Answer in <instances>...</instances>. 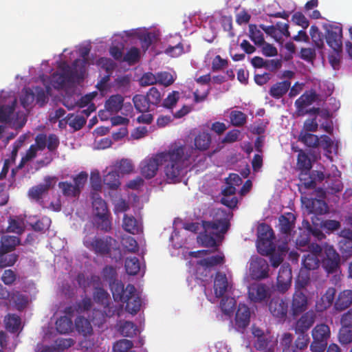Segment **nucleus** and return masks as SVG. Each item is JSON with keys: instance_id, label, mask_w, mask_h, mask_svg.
I'll return each instance as SVG.
<instances>
[{"instance_id": "36", "label": "nucleus", "mask_w": 352, "mask_h": 352, "mask_svg": "<svg viewBox=\"0 0 352 352\" xmlns=\"http://www.w3.org/2000/svg\"><path fill=\"white\" fill-rule=\"evenodd\" d=\"M75 327L78 333L83 336L92 334L93 328L90 321L84 316H78L75 320Z\"/></svg>"}, {"instance_id": "46", "label": "nucleus", "mask_w": 352, "mask_h": 352, "mask_svg": "<svg viewBox=\"0 0 352 352\" xmlns=\"http://www.w3.org/2000/svg\"><path fill=\"white\" fill-rule=\"evenodd\" d=\"M236 306V300L232 297H223L221 302L220 307L221 311L227 316H230L232 315Z\"/></svg>"}, {"instance_id": "41", "label": "nucleus", "mask_w": 352, "mask_h": 352, "mask_svg": "<svg viewBox=\"0 0 352 352\" xmlns=\"http://www.w3.org/2000/svg\"><path fill=\"white\" fill-rule=\"evenodd\" d=\"M120 176L117 170L109 172L104 176L103 183L110 190H117L120 186Z\"/></svg>"}, {"instance_id": "34", "label": "nucleus", "mask_w": 352, "mask_h": 352, "mask_svg": "<svg viewBox=\"0 0 352 352\" xmlns=\"http://www.w3.org/2000/svg\"><path fill=\"white\" fill-rule=\"evenodd\" d=\"M124 98L120 94L112 95L105 102L106 109L113 113L120 111L123 106Z\"/></svg>"}, {"instance_id": "17", "label": "nucleus", "mask_w": 352, "mask_h": 352, "mask_svg": "<svg viewBox=\"0 0 352 352\" xmlns=\"http://www.w3.org/2000/svg\"><path fill=\"white\" fill-rule=\"evenodd\" d=\"M250 299L254 302H262L271 296L270 288L263 283L252 284L248 289Z\"/></svg>"}, {"instance_id": "53", "label": "nucleus", "mask_w": 352, "mask_h": 352, "mask_svg": "<svg viewBox=\"0 0 352 352\" xmlns=\"http://www.w3.org/2000/svg\"><path fill=\"white\" fill-rule=\"evenodd\" d=\"M146 95L148 102L153 109L155 107H158L162 102V95L159 90L155 87L150 88Z\"/></svg>"}, {"instance_id": "28", "label": "nucleus", "mask_w": 352, "mask_h": 352, "mask_svg": "<svg viewBox=\"0 0 352 352\" xmlns=\"http://www.w3.org/2000/svg\"><path fill=\"white\" fill-rule=\"evenodd\" d=\"M296 221L295 215L292 212H287L279 217V227L281 233L289 234L294 228Z\"/></svg>"}, {"instance_id": "15", "label": "nucleus", "mask_w": 352, "mask_h": 352, "mask_svg": "<svg viewBox=\"0 0 352 352\" xmlns=\"http://www.w3.org/2000/svg\"><path fill=\"white\" fill-rule=\"evenodd\" d=\"M308 307L307 296L300 289H297L293 294L290 313L293 317L305 313Z\"/></svg>"}, {"instance_id": "14", "label": "nucleus", "mask_w": 352, "mask_h": 352, "mask_svg": "<svg viewBox=\"0 0 352 352\" xmlns=\"http://www.w3.org/2000/svg\"><path fill=\"white\" fill-rule=\"evenodd\" d=\"M316 318V314L313 310L302 313L294 324V331L298 336H309L307 331L313 326Z\"/></svg>"}, {"instance_id": "56", "label": "nucleus", "mask_w": 352, "mask_h": 352, "mask_svg": "<svg viewBox=\"0 0 352 352\" xmlns=\"http://www.w3.org/2000/svg\"><path fill=\"white\" fill-rule=\"evenodd\" d=\"M98 221L97 226L99 229L104 232H109L111 230V213L103 214L97 217Z\"/></svg>"}, {"instance_id": "2", "label": "nucleus", "mask_w": 352, "mask_h": 352, "mask_svg": "<svg viewBox=\"0 0 352 352\" xmlns=\"http://www.w3.org/2000/svg\"><path fill=\"white\" fill-rule=\"evenodd\" d=\"M297 167L300 170L299 179L305 189H314L317 182H322L324 174L319 170H311L312 164L309 156L300 151L297 157Z\"/></svg>"}, {"instance_id": "50", "label": "nucleus", "mask_w": 352, "mask_h": 352, "mask_svg": "<svg viewBox=\"0 0 352 352\" xmlns=\"http://www.w3.org/2000/svg\"><path fill=\"white\" fill-rule=\"evenodd\" d=\"M6 327L12 333L16 332L21 325V318L15 314H8L5 318Z\"/></svg>"}, {"instance_id": "1", "label": "nucleus", "mask_w": 352, "mask_h": 352, "mask_svg": "<svg viewBox=\"0 0 352 352\" xmlns=\"http://www.w3.org/2000/svg\"><path fill=\"white\" fill-rule=\"evenodd\" d=\"M192 148L185 145H174L167 152L161 153L162 162H165L164 173L169 183L181 181L183 172L188 165Z\"/></svg>"}, {"instance_id": "12", "label": "nucleus", "mask_w": 352, "mask_h": 352, "mask_svg": "<svg viewBox=\"0 0 352 352\" xmlns=\"http://www.w3.org/2000/svg\"><path fill=\"white\" fill-rule=\"evenodd\" d=\"M121 302L126 303V311L132 315H135L140 310L142 300L133 285L128 284L126 285V296Z\"/></svg>"}, {"instance_id": "39", "label": "nucleus", "mask_w": 352, "mask_h": 352, "mask_svg": "<svg viewBox=\"0 0 352 352\" xmlns=\"http://www.w3.org/2000/svg\"><path fill=\"white\" fill-rule=\"evenodd\" d=\"M320 263V258L313 253L307 252L302 258V267L309 271L318 269Z\"/></svg>"}, {"instance_id": "23", "label": "nucleus", "mask_w": 352, "mask_h": 352, "mask_svg": "<svg viewBox=\"0 0 352 352\" xmlns=\"http://www.w3.org/2000/svg\"><path fill=\"white\" fill-rule=\"evenodd\" d=\"M250 311L244 304H239L235 315V324L238 329H243L250 324Z\"/></svg>"}, {"instance_id": "63", "label": "nucleus", "mask_w": 352, "mask_h": 352, "mask_svg": "<svg viewBox=\"0 0 352 352\" xmlns=\"http://www.w3.org/2000/svg\"><path fill=\"white\" fill-rule=\"evenodd\" d=\"M339 339L342 344H349L352 342V327L342 325L339 332Z\"/></svg>"}, {"instance_id": "18", "label": "nucleus", "mask_w": 352, "mask_h": 352, "mask_svg": "<svg viewBox=\"0 0 352 352\" xmlns=\"http://www.w3.org/2000/svg\"><path fill=\"white\" fill-rule=\"evenodd\" d=\"M292 270L289 264L283 265L278 274L276 280V289L282 294L285 293L291 287L292 285Z\"/></svg>"}, {"instance_id": "43", "label": "nucleus", "mask_w": 352, "mask_h": 352, "mask_svg": "<svg viewBox=\"0 0 352 352\" xmlns=\"http://www.w3.org/2000/svg\"><path fill=\"white\" fill-rule=\"evenodd\" d=\"M73 322L67 316H61L56 321V329L60 334H67L72 331Z\"/></svg>"}, {"instance_id": "59", "label": "nucleus", "mask_w": 352, "mask_h": 352, "mask_svg": "<svg viewBox=\"0 0 352 352\" xmlns=\"http://www.w3.org/2000/svg\"><path fill=\"white\" fill-rule=\"evenodd\" d=\"M133 346V343L131 340L121 339L113 344V351L114 352H127L129 349H132Z\"/></svg>"}, {"instance_id": "45", "label": "nucleus", "mask_w": 352, "mask_h": 352, "mask_svg": "<svg viewBox=\"0 0 352 352\" xmlns=\"http://www.w3.org/2000/svg\"><path fill=\"white\" fill-rule=\"evenodd\" d=\"M16 100H14L10 104L1 105L0 107V122H9L14 113Z\"/></svg>"}, {"instance_id": "37", "label": "nucleus", "mask_w": 352, "mask_h": 352, "mask_svg": "<svg viewBox=\"0 0 352 352\" xmlns=\"http://www.w3.org/2000/svg\"><path fill=\"white\" fill-rule=\"evenodd\" d=\"M109 285L114 300L121 302L126 296V287L124 289L122 282L118 279Z\"/></svg>"}, {"instance_id": "26", "label": "nucleus", "mask_w": 352, "mask_h": 352, "mask_svg": "<svg viewBox=\"0 0 352 352\" xmlns=\"http://www.w3.org/2000/svg\"><path fill=\"white\" fill-rule=\"evenodd\" d=\"M336 293V290L334 287H329L316 303L317 311H323L330 307L335 299Z\"/></svg>"}, {"instance_id": "21", "label": "nucleus", "mask_w": 352, "mask_h": 352, "mask_svg": "<svg viewBox=\"0 0 352 352\" xmlns=\"http://www.w3.org/2000/svg\"><path fill=\"white\" fill-rule=\"evenodd\" d=\"M318 94L314 90L305 91L296 101V113L298 116H304V110L312 104L317 99Z\"/></svg>"}, {"instance_id": "29", "label": "nucleus", "mask_w": 352, "mask_h": 352, "mask_svg": "<svg viewBox=\"0 0 352 352\" xmlns=\"http://www.w3.org/2000/svg\"><path fill=\"white\" fill-rule=\"evenodd\" d=\"M291 87L289 80H283L274 84L269 90V94L274 99H280L287 94Z\"/></svg>"}, {"instance_id": "47", "label": "nucleus", "mask_w": 352, "mask_h": 352, "mask_svg": "<svg viewBox=\"0 0 352 352\" xmlns=\"http://www.w3.org/2000/svg\"><path fill=\"white\" fill-rule=\"evenodd\" d=\"M299 140L306 146L311 148H316L320 145V139L314 134L301 132L299 135Z\"/></svg>"}, {"instance_id": "49", "label": "nucleus", "mask_w": 352, "mask_h": 352, "mask_svg": "<svg viewBox=\"0 0 352 352\" xmlns=\"http://www.w3.org/2000/svg\"><path fill=\"white\" fill-rule=\"evenodd\" d=\"M124 267L128 274L136 275L140 270L139 259L135 256L127 257L125 260Z\"/></svg>"}, {"instance_id": "32", "label": "nucleus", "mask_w": 352, "mask_h": 352, "mask_svg": "<svg viewBox=\"0 0 352 352\" xmlns=\"http://www.w3.org/2000/svg\"><path fill=\"white\" fill-rule=\"evenodd\" d=\"M20 243V239L15 236H3L1 239L0 252L8 253L13 251Z\"/></svg>"}, {"instance_id": "61", "label": "nucleus", "mask_w": 352, "mask_h": 352, "mask_svg": "<svg viewBox=\"0 0 352 352\" xmlns=\"http://www.w3.org/2000/svg\"><path fill=\"white\" fill-rule=\"evenodd\" d=\"M338 248L343 257H351L352 256V240H340Z\"/></svg>"}, {"instance_id": "57", "label": "nucleus", "mask_w": 352, "mask_h": 352, "mask_svg": "<svg viewBox=\"0 0 352 352\" xmlns=\"http://www.w3.org/2000/svg\"><path fill=\"white\" fill-rule=\"evenodd\" d=\"M140 58V52L138 48L132 47L130 48L126 54L123 56V61L128 63L129 65H133L138 63Z\"/></svg>"}, {"instance_id": "16", "label": "nucleus", "mask_w": 352, "mask_h": 352, "mask_svg": "<svg viewBox=\"0 0 352 352\" xmlns=\"http://www.w3.org/2000/svg\"><path fill=\"white\" fill-rule=\"evenodd\" d=\"M288 307V302L280 297H273L268 304L269 310L272 316L283 320L287 317Z\"/></svg>"}, {"instance_id": "35", "label": "nucleus", "mask_w": 352, "mask_h": 352, "mask_svg": "<svg viewBox=\"0 0 352 352\" xmlns=\"http://www.w3.org/2000/svg\"><path fill=\"white\" fill-rule=\"evenodd\" d=\"M133 102L135 109L140 113H146L153 111L151 105L148 102L146 95L136 94L133 98Z\"/></svg>"}, {"instance_id": "5", "label": "nucleus", "mask_w": 352, "mask_h": 352, "mask_svg": "<svg viewBox=\"0 0 352 352\" xmlns=\"http://www.w3.org/2000/svg\"><path fill=\"white\" fill-rule=\"evenodd\" d=\"M83 243L87 248L94 252L96 254L107 256L111 253L116 241L110 236H95L92 239H85Z\"/></svg>"}, {"instance_id": "20", "label": "nucleus", "mask_w": 352, "mask_h": 352, "mask_svg": "<svg viewBox=\"0 0 352 352\" xmlns=\"http://www.w3.org/2000/svg\"><path fill=\"white\" fill-rule=\"evenodd\" d=\"M203 227L206 232L212 234H225L230 227L229 220L226 218L216 219L211 221H203Z\"/></svg>"}, {"instance_id": "7", "label": "nucleus", "mask_w": 352, "mask_h": 352, "mask_svg": "<svg viewBox=\"0 0 352 352\" xmlns=\"http://www.w3.org/2000/svg\"><path fill=\"white\" fill-rule=\"evenodd\" d=\"M309 340V336H298L294 343H293L292 334L285 333L280 340L282 352H301L307 347Z\"/></svg>"}, {"instance_id": "64", "label": "nucleus", "mask_w": 352, "mask_h": 352, "mask_svg": "<svg viewBox=\"0 0 352 352\" xmlns=\"http://www.w3.org/2000/svg\"><path fill=\"white\" fill-rule=\"evenodd\" d=\"M133 165L131 160L122 159L116 164L117 171L122 174H129L133 170Z\"/></svg>"}, {"instance_id": "19", "label": "nucleus", "mask_w": 352, "mask_h": 352, "mask_svg": "<svg viewBox=\"0 0 352 352\" xmlns=\"http://www.w3.org/2000/svg\"><path fill=\"white\" fill-rule=\"evenodd\" d=\"M317 195L319 198H311L308 199L309 204L307 206V208H309L311 213L315 214H323L328 212V205L322 199L325 197L324 190L319 188L317 190Z\"/></svg>"}, {"instance_id": "10", "label": "nucleus", "mask_w": 352, "mask_h": 352, "mask_svg": "<svg viewBox=\"0 0 352 352\" xmlns=\"http://www.w3.org/2000/svg\"><path fill=\"white\" fill-rule=\"evenodd\" d=\"M325 38L327 45L335 52H340L342 49V29L340 24L324 25Z\"/></svg>"}, {"instance_id": "38", "label": "nucleus", "mask_w": 352, "mask_h": 352, "mask_svg": "<svg viewBox=\"0 0 352 352\" xmlns=\"http://www.w3.org/2000/svg\"><path fill=\"white\" fill-rule=\"evenodd\" d=\"M90 49L87 47H83L80 50V55L82 59H76L74 61L72 66L78 69V72L84 76L86 71V65L88 60L87 57L89 54Z\"/></svg>"}, {"instance_id": "13", "label": "nucleus", "mask_w": 352, "mask_h": 352, "mask_svg": "<svg viewBox=\"0 0 352 352\" xmlns=\"http://www.w3.org/2000/svg\"><path fill=\"white\" fill-rule=\"evenodd\" d=\"M162 163L161 153L151 157L144 159L140 163V172L146 179L154 177L158 170L159 166Z\"/></svg>"}, {"instance_id": "33", "label": "nucleus", "mask_w": 352, "mask_h": 352, "mask_svg": "<svg viewBox=\"0 0 352 352\" xmlns=\"http://www.w3.org/2000/svg\"><path fill=\"white\" fill-rule=\"evenodd\" d=\"M311 335L313 340H320V342H325L330 337V328L327 324H317L312 330Z\"/></svg>"}, {"instance_id": "24", "label": "nucleus", "mask_w": 352, "mask_h": 352, "mask_svg": "<svg viewBox=\"0 0 352 352\" xmlns=\"http://www.w3.org/2000/svg\"><path fill=\"white\" fill-rule=\"evenodd\" d=\"M352 305V290L345 289L340 292L333 305L335 310L342 311Z\"/></svg>"}, {"instance_id": "6", "label": "nucleus", "mask_w": 352, "mask_h": 352, "mask_svg": "<svg viewBox=\"0 0 352 352\" xmlns=\"http://www.w3.org/2000/svg\"><path fill=\"white\" fill-rule=\"evenodd\" d=\"M55 177L46 176L44 177L43 184L31 187L28 191V198L45 208L43 197L48 195L50 188H53L56 180Z\"/></svg>"}, {"instance_id": "25", "label": "nucleus", "mask_w": 352, "mask_h": 352, "mask_svg": "<svg viewBox=\"0 0 352 352\" xmlns=\"http://www.w3.org/2000/svg\"><path fill=\"white\" fill-rule=\"evenodd\" d=\"M212 143V138L209 133L206 131L199 132L194 139V148L188 147L189 148H192V152L194 150L199 151L201 152L206 151L209 149L210 144Z\"/></svg>"}, {"instance_id": "48", "label": "nucleus", "mask_w": 352, "mask_h": 352, "mask_svg": "<svg viewBox=\"0 0 352 352\" xmlns=\"http://www.w3.org/2000/svg\"><path fill=\"white\" fill-rule=\"evenodd\" d=\"M229 117L232 125L237 127L243 126L246 123L248 119L245 113L237 110L232 111Z\"/></svg>"}, {"instance_id": "27", "label": "nucleus", "mask_w": 352, "mask_h": 352, "mask_svg": "<svg viewBox=\"0 0 352 352\" xmlns=\"http://www.w3.org/2000/svg\"><path fill=\"white\" fill-rule=\"evenodd\" d=\"M228 287V282L226 275L218 272L216 273L214 280V291L217 298L222 297Z\"/></svg>"}, {"instance_id": "52", "label": "nucleus", "mask_w": 352, "mask_h": 352, "mask_svg": "<svg viewBox=\"0 0 352 352\" xmlns=\"http://www.w3.org/2000/svg\"><path fill=\"white\" fill-rule=\"evenodd\" d=\"M249 36L255 45H261L264 43V37L262 32L257 28L256 25H249Z\"/></svg>"}, {"instance_id": "51", "label": "nucleus", "mask_w": 352, "mask_h": 352, "mask_svg": "<svg viewBox=\"0 0 352 352\" xmlns=\"http://www.w3.org/2000/svg\"><path fill=\"white\" fill-rule=\"evenodd\" d=\"M223 262V255H215L201 259L197 261V264L205 267H212L222 264Z\"/></svg>"}, {"instance_id": "60", "label": "nucleus", "mask_w": 352, "mask_h": 352, "mask_svg": "<svg viewBox=\"0 0 352 352\" xmlns=\"http://www.w3.org/2000/svg\"><path fill=\"white\" fill-rule=\"evenodd\" d=\"M102 276L104 280L109 284L117 280V272L114 267L111 265H106L102 271Z\"/></svg>"}, {"instance_id": "58", "label": "nucleus", "mask_w": 352, "mask_h": 352, "mask_svg": "<svg viewBox=\"0 0 352 352\" xmlns=\"http://www.w3.org/2000/svg\"><path fill=\"white\" fill-rule=\"evenodd\" d=\"M93 303L91 298L85 296L81 300L76 302L74 304L76 312L82 314L85 311H89L92 307Z\"/></svg>"}, {"instance_id": "9", "label": "nucleus", "mask_w": 352, "mask_h": 352, "mask_svg": "<svg viewBox=\"0 0 352 352\" xmlns=\"http://www.w3.org/2000/svg\"><path fill=\"white\" fill-rule=\"evenodd\" d=\"M254 347L259 352L270 348H276L277 340L270 333H265L262 329L253 325L252 327Z\"/></svg>"}, {"instance_id": "30", "label": "nucleus", "mask_w": 352, "mask_h": 352, "mask_svg": "<svg viewBox=\"0 0 352 352\" xmlns=\"http://www.w3.org/2000/svg\"><path fill=\"white\" fill-rule=\"evenodd\" d=\"M123 229L132 234H138L142 232V226L132 215L124 214L122 221Z\"/></svg>"}, {"instance_id": "55", "label": "nucleus", "mask_w": 352, "mask_h": 352, "mask_svg": "<svg viewBox=\"0 0 352 352\" xmlns=\"http://www.w3.org/2000/svg\"><path fill=\"white\" fill-rule=\"evenodd\" d=\"M274 239V231L272 228L265 223H261L257 229V239Z\"/></svg>"}, {"instance_id": "44", "label": "nucleus", "mask_w": 352, "mask_h": 352, "mask_svg": "<svg viewBox=\"0 0 352 352\" xmlns=\"http://www.w3.org/2000/svg\"><path fill=\"white\" fill-rule=\"evenodd\" d=\"M65 123H67L74 131H78L85 124L86 119L82 116L69 113L66 116Z\"/></svg>"}, {"instance_id": "3", "label": "nucleus", "mask_w": 352, "mask_h": 352, "mask_svg": "<svg viewBox=\"0 0 352 352\" xmlns=\"http://www.w3.org/2000/svg\"><path fill=\"white\" fill-rule=\"evenodd\" d=\"M84 76L78 72V69L71 67L67 64L61 67L60 72H54L52 75L51 83L56 89H63L66 84L75 82L76 80H82Z\"/></svg>"}, {"instance_id": "62", "label": "nucleus", "mask_w": 352, "mask_h": 352, "mask_svg": "<svg viewBox=\"0 0 352 352\" xmlns=\"http://www.w3.org/2000/svg\"><path fill=\"white\" fill-rule=\"evenodd\" d=\"M18 255L16 254H8L0 252V267L12 266L17 261Z\"/></svg>"}, {"instance_id": "22", "label": "nucleus", "mask_w": 352, "mask_h": 352, "mask_svg": "<svg viewBox=\"0 0 352 352\" xmlns=\"http://www.w3.org/2000/svg\"><path fill=\"white\" fill-rule=\"evenodd\" d=\"M91 280L97 285L94 287L93 293L94 301L102 305L107 304L109 300V294L104 289L100 287L101 284L100 278L98 276L94 275L91 276Z\"/></svg>"}, {"instance_id": "42", "label": "nucleus", "mask_w": 352, "mask_h": 352, "mask_svg": "<svg viewBox=\"0 0 352 352\" xmlns=\"http://www.w3.org/2000/svg\"><path fill=\"white\" fill-rule=\"evenodd\" d=\"M118 331L124 337L133 338L138 331L137 326L131 321L120 322Z\"/></svg>"}, {"instance_id": "54", "label": "nucleus", "mask_w": 352, "mask_h": 352, "mask_svg": "<svg viewBox=\"0 0 352 352\" xmlns=\"http://www.w3.org/2000/svg\"><path fill=\"white\" fill-rule=\"evenodd\" d=\"M10 300L13 301L17 310H23L28 302V297L19 292H14L10 295Z\"/></svg>"}, {"instance_id": "8", "label": "nucleus", "mask_w": 352, "mask_h": 352, "mask_svg": "<svg viewBox=\"0 0 352 352\" xmlns=\"http://www.w3.org/2000/svg\"><path fill=\"white\" fill-rule=\"evenodd\" d=\"M324 256L322 260V266L327 274H337L341 272L340 257L333 246L326 247Z\"/></svg>"}, {"instance_id": "40", "label": "nucleus", "mask_w": 352, "mask_h": 352, "mask_svg": "<svg viewBox=\"0 0 352 352\" xmlns=\"http://www.w3.org/2000/svg\"><path fill=\"white\" fill-rule=\"evenodd\" d=\"M274 239H257L256 246L258 252L262 255H269L275 251L276 246Z\"/></svg>"}, {"instance_id": "4", "label": "nucleus", "mask_w": 352, "mask_h": 352, "mask_svg": "<svg viewBox=\"0 0 352 352\" xmlns=\"http://www.w3.org/2000/svg\"><path fill=\"white\" fill-rule=\"evenodd\" d=\"M88 174L82 171L73 177L74 184L69 182H60L58 183V188L61 190L65 197L70 198H78L85 184L87 181Z\"/></svg>"}, {"instance_id": "31", "label": "nucleus", "mask_w": 352, "mask_h": 352, "mask_svg": "<svg viewBox=\"0 0 352 352\" xmlns=\"http://www.w3.org/2000/svg\"><path fill=\"white\" fill-rule=\"evenodd\" d=\"M92 206L96 217L110 212L106 201L98 192H91Z\"/></svg>"}, {"instance_id": "11", "label": "nucleus", "mask_w": 352, "mask_h": 352, "mask_svg": "<svg viewBox=\"0 0 352 352\" xmlns=\"http://www.w3.org/2000/svg\"><path fill=\"white\" fill-rule=\"evenodd\" d=\"M250 274L254 280H262L269 276V265L267 261L258 256H252L250 260Z\"/></svg>"}]
</instances>
